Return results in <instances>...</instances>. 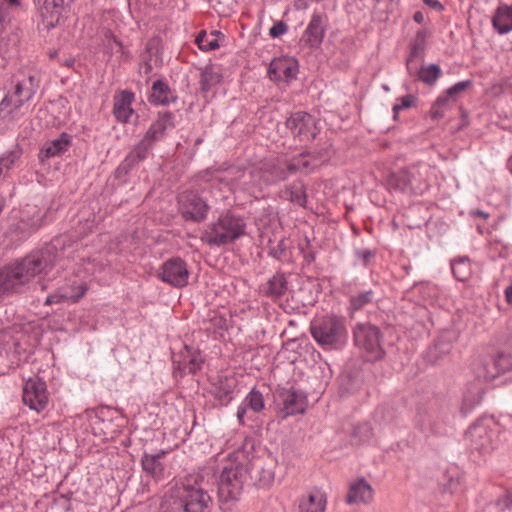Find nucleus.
Segmentation results:
<instances>
[{
	"mask_svg": "<svg viewBox=\"0 0 512 512\" xmlns=\"http://www.w3.org/2000/svg\"><path fill=\"white\" fill-rule=\"evenodd\" d=\"M57 249L47 246L0 268V302L23 292L25 285L36 275L47 274L55 265Z\"/></svg>",
	"mask_w": 512,
	"mask_h": 512,
	"instance_id": "f257e3e1",
	"label": "nucleus"
},
{
	"mask_svg": "<svg viewBox=\"0 0 512 512\" xmlns=\"http://www.w3.org/2000/svg\"><path fill=\"white\" fill-rule=\"evenodd\" d=\"M246 228L247 223L243 215L234 209H226L209 224L201 240L209 246H226L246 235Z\"/></svg>",
	"mask_w": 512,
	"mask_h": 512,
	"instance_id": "f03ea898",
	"label": "nucleus"
},
{
	"mask_svg": "<svg viewBox=\"0 0 512 512\" xmlns=\"http://www.w3.org/2000/svg\"><path fill=\"white\" fill-rule=\"evenodd\" d=\"M447 419L445 403L437 397H431L417 403L413 425L426 438L441 437L446 434Z\"/></svg>",
	"mask_w": 512,
	"mask_h": 512,
	"instance_id": "7ed1b4c3",
	"label": "nucleus"
},
{
	"mask_svg": "<svg viewBox=\"0 0 512 512\" xmlns=\"http://www.w3.org/2000/svg\"><path fill=\"white\" fill-rule=\"evenodd\" d=\"M309 331L315 342L326 350H338L347 342L346 319L333 313L314 318Z\"/></svg>",
	"mask_w": 512,
	"mask_h": 512,
	"instance_id": "20e7f679",
	"label": "nucleus"
},
{
	"mask_svg": "<svg viewBox=\"0 0 512 512\" xmlns=\"http://www.w3.org/2000/svg\"><path fill=\"white\" fill-rule=\"evenodd\" d=\"M203 481V476L199 474L189 475L182 481L175 496H171L176 509H180L181 512H205L212 498L204 490Z\"/></svg>",
	"mask_w": 512,
	"mask_h": 512,
	"instance_id": "39448f33",
	"label": "nucleus"
},
{
	"mask_svg": "<svg viewBox=\"0 0 512 512\" xmlns=\"http://www.w3.org/2000/svg\"><path fill=\"white\" fill-rule=\"evenodd\" d=\"M384 335L381 329L370 322H359L353 328L354 345L362 352L367 362H378L385 358Z\"/></svg>",
	"mask_w": 512,
	"mask_h": 512,
	"instance_id": "423d86ee",
	"label": "nucleus"
},
{
	"mask_svg": "<svg viewBox=\"0 0 512 512\" xmlns=\"http://www.w3.org/2000/svg\"><path fill=\"white\" fill-rule=\"evenodd\" d=\"M498 425L492 417L477 419L465 432V441L471 451L486 454L495 448Z\"/></svg>",
	"mask_w": 512,
	"mask_h": 512,
	"instance_id": "0eeeda50",
	"label": "nucleus"
},
{
	"mask_svg": "<svg viewBox=\"0 0 512 512\" xmlns=\"http://www.w3.org/2000/svg\"><path fill=\"white\" fill-rule=\"evenodd\" d=\"M248 469L242 463H229L219 476L218 497L221 504L237 501L243 491Z\"/></svg>",
	"mask_w": 512,
	"mask_h": 512,
	"instance_id": "6e6552de",
	"label": "nucleus"
},
{
	"mask_svg": "<svg viewBox=\"0 0 512 512\" xmlns=\"http://www.w3.org/2000/svg\"><path fill=\"white\" fill-rule=\"evenodd\" d=\"M178 212L186 222L202 223L207 219L210 206L198 191L186 190L177 196Z\"/></svg>",
	"mask_w": 512,
	"mask_h": 512,
	"instance_id": "1a4fd4ad",
	"label": "nucleus"
},
{
	"mask_svg": "<svg viewBox=\"0 0 512 512\" xmlns=\"http://www.w3.org/2000/svg\"><path fill=\"white\" fill-rule=\"evenodd\" d=\"M285 126L291 136L299 142H310L320 133L315 117L306 111L291 113L285 121Z\"/></svg>",
	"mask_w": 512,
	"mask_h": 512,
	"instance_id": "9d476101",
	"label": "nucleus"
},
{
	"mask_svg": "<svg viewBox=\"0 0 512 512\" xmlns=\"http://www.w3.org/2000/svg\"><path fill=\"white\" fill-rule=\"evenodd\" d=\"M189 275L190 272L186 261L179 256H173L165 260L156 274L157 278L162 282L175 288L186 287Z\"/></svg>",
	"mask_w": 512,
	"mask_h": 512,
	"instance_id": "9b49d317",
	"label": "nucleus"
},
{
	"mask_svg": "<svg viewBox=\"0 0 512 512\" xmlns=\"http://www.w3.org/2000/svg\"><path fill=\"white\" fill-rule=\"evenodd\" d=\"M286 387H278L275 392L276 400L282 405V411L285 416H294L304 414L307 406V394L295 387L294 384L287 383Z\"/></svg>",
	"mask_w": 512,
	"mask_h": 512,
	"instance_id": "f8f14e48",
	"label": "nucleus"
},
{
	"mask_svg": "<svg viewBox=\"0 0 512 512\" xmlns=\"http://www.w3.org/2000/svg\"><path fill=\"white\" fill-rule=\"evenodd\" d=\"M177 125L176 115L169 110L157 112L156 118L152 121L149 128L145 132L142 140L154 148L157 142L164 140L168 132L175 129Z\"/></svg>",
	"mask_w": 512,
	"mask_h": 512,
	"instance_id": "ddd939ff",
	"label": "nucleus"
},
{
	"mask_svg": "<svg viewBox=\"0 0 512 512\" xmlns=\"http://www.w3.org/2000/svg\"><path fill=\"white\" fill-rule=\"evenodd\" d=\"M152 150L150 145L139 140L115 169L114 178L126 182L130 173L149 157Z\"/></svg>",
	"mask_w": 512,
	"mask_h": 512,
	"instance_id": "4468645a",
	"label": "nucleus"
},
{
	"mask_svg": "<svg viewBox=\"0 0 512 512\" xmlns=\"http://www.w3.org/2000/svg\"><path fill=\"white\" fill-rule=\"evenodd\" d=\"M22 399L30 409L41 412L48 405V391L46 382L40 377L29 378L22 391Z\"/></svg>",
	"mask_w": 512,
	"mask_h": 512,
	"instance_id": "2eb2a0df",
	"label": "nucleus"
},
{
	"mask_svg": "<svg viewBox=\"0 0 512 512\" xmlns=\"http://www.w3.org/2000/svg\"><path fill=\"white\" fill-rule=\"evenodd\" d=\"M326 29L327 16L315 11L300 37L299 44L311 51L319 49L323 43Z\"/></svg>",
	"mask_w": 512,
	"mask_h": 512,
	"instance_id": "dca6fc26",
	"label": "nucleus"
},
{
	"mask_svg": "<svg viewBox=\"0 0 512 512\" xmlns=\"http://www.w3.org/2000/svg\"><path fill=\"white\" fill-rule=\"evenodd\" d=\"M298 72V61L292 57L274 58L270 62L267 70L268 77L271 81H284L288 84L297 79Z\"/></svg>",
	"mask_w": 512,
	"mask_h": 512,
	"instance_id": "f3484780",
	"label": "nucleus"
},
{
	"mask_svg": "<svg viewBox=\"0 0 512 512\" xmlns=\"http://www.w3.org/2000/svg\"><path fill=\"white\" fill-rule=\"evenodd\" d=\"M203 363L201 351L188 345H184L179 354L173 357L174 369L179 371L181 376L186 373L196 374L201 370Z\"/></svg>",
	"mask_w": 512,
	"mask_h": 512,
	"instance_id": "a211bd4d",
	"label": "nucleus"
},
{
	"mask_svg": "<svg viewBox=\"0 0 512 512\" xmlns=\"http://www.w3.org/2000/svg\"><path fill=\"white\" fill-rule=\"evenodd\" d=\"M42 23L49 31L59 25L64 12V0H33Z\"/></svg>",
	"mask_w": 512,
	"mask_h": 512,
	"instance_id": "6ab92c4d",
	"label": "nucleus"
},
{
	"mask_svg": "<svg viewBox=\"0 0 512 512\" xmlns=\"http://www.w3.org/2000/svg\"><path fill=\"white\" fill-rule=\"evenodd\" d=\"M135 101V93L129 89L118 90L113 96L112 114L117 122L127 124L135 113L132 104Z\"/></svg>",
	"mask_w": 512,
	"mask_h": 512,
	"instance_id": "aec40b11",
	"label": "nucleus"
},
{
	"mask_svg": "<svg viewBox=\"0 0 512 512\" xmlns=\"http://www.w3.org/2000/svg\"><path fill=\"white\" fill-rule=\"evenodd\" d=\"M245 467L248 469L247 476L254 481L259 488H268L272 485L275 478L273 463L265 462L262 459L249 461Z\"/></svg>",
	"mask_w": 512,
	"mask_h": 512,
	"instance_id": "412c9836",
	"label": "nucleus"
},
{
	"mask_svg": "<svg viewBox=\"0 0 512 512\" xmlns=\"http://www.w3.org/2000/svg\"><path fill=\"white\" fill-rule=\"evenodd\" d=\"M11 83L13 84L12 96L21 100L23 105L32 101L40 87L39 78L33 74L23 75L22 78L15 75L12 77Z\"/></svg>",
	"mask_w": 512,
	"mask_h": 512,
	"instance_id": "4be33fe9",
	"label": "nucleus"
},
{
	"mask_svg": "<svg viewBox=\"0 0 512 512\" xmlns=\"http://www.w3.org/2000/svg\"><path fill=\"white\" fill-rule=\"evenodd\" d=\"M237 387V382L233 377L217 376L211 382L209 393L217 401L220 407H226L234 399V392Z\"/></svg>",
	"mask_w": 512,
	"mask_h": 512,
	"instance_id": "5701e85b",
	"label": "nucleus"
},
{
	"mask_svg": "<svg viewBox=\"0 0 512 512\" xmlns=\"http://www.w3.org/2000/svg\"><path fill=\"white\" fill-rule=\"evenodd\" d=\"M431 31L423 27L419 29L414 38L408 44V55L406 57V70L412 72V64L416 60L424 61L427 49V40L431 36Z\"/></svg>",
	"mask_w": 512,
	"mask_h": 512,
	"instance_id": "b1692460",
	"label": "nucleus"
},
{
	"mask_svg": "<svg viewBox=\"0 0 512 512\" xmlns=\"http://www.w3.org/2000/svg\"><path fill=\"white\" fill-rule=\"evenodd\" d=\"M147 99L153 106H169L177 102L178 95L165 78H159L153 81Z\"/></svg>",
	"mask_w": 512,
	"mask_h": 512,
	"instance_id": "393cba45",
	"label": "nucleus"
},
{
	"mask_svg": "<svg viewBox=\"0 0 512 512\" xmlns=\"http://www.w3.org/2000/svg\"><path fill=\"white\" fill-rule=\"evenodd\" d=\"M288 291L286 274L278 270L265 283L259 286V292L264 297L276 302L281 300Z\"/></svg>",
	"mask_w": 512,
	"mask_h": 512,
	"instance_id": "a878e982",
	"label": "nucleus"
},
{
	"mask_svg": "<svg viewBox=\"0 0 512 512\" xmlns=\"http://www.w3.org/2000/svg\"><path fill=\"white\" fill-rule=\"evenodd\" d=\"M415 181V173L408 168H403L391 172L386 179V184L390 191L416 193Z\"/></svg>",
	"mask_w": 512,
	"mask_h": 512,
	"instance_id": "bb28decb",
	"label": "nucleus"
},
{
	"mask_svg": "<svg viewBox=\"0 0 512 512\" xmlns=\"http://www.w3.org/2000/svg\"><path fill=\"white\" fill-rule=\"evenodd\" d=\"M72 139V135L62 132L58 138L45 142L38 153L39 161L45 163L50 158L62 156L71 147Z\"/></svg>",
	"mask_w": 512,
	"mask_h": 512,
	"instance_id": "cd10ccee",
	"label": "nucleus"
},
{
	"mask_svg": "<svg viewBox=\"0 0 512 512\" xmlns=\"http://www.w3.org/2000/svg\"><path fill=\"white\" fill-rule=\"evenodd\" d=\"M285 162L286 170H288L290 176L296 174L307 176L318 169L315 161L312 160L305 148L300 153L285 159Z\"/></svg>",
	"mask_w": 512,
	"mask_h": 512,
	"instance_id": "c85d7f7f",
	"label": "nucleus"
},
{
	"mask_svg": "<svg viewBox=\"0 0 512 512\" xmlns=\"http://www.w3.org/2000/svg\"><path fill=\"white\" fill-rule=\"evenodd\" d=\"M264 409L265 400L263 394L257 388H252L237 409L236 416L239 425H245V416L248 410H251L253 413H260Z\"/></svg>",
	"mask_w": 512,
	"mask_h": 512,
	"instance_id": "c756f323",
	"label": "nucleus"
},
{
	"mask_svg": "<svg viewBox=\"0 0 512 512\" xmlns=\"http://www.w3.org/2000/svg\"><path fill=\"white\" fill-rule=\"evenodd\" d=\"M374 490L364 477L350 484L346 497L348 504H369L373 500Z\"/></svg>",
	"mask_w": 512,
	"mask_h": 512,
	"instance_id": "7c9ffc66",
	"label": "nucleus"
},
{
	"mask_svg": "<svg viewBox=\"0 0 512 512\" xmlns=\"http://www.w3.org/2000/svg\"><path fill=\"white\" fill-rule=\"evenodd\" d=\"M261 181L266 185H275L288 179L289 172L286 170V162L271 161L265 164L259 171Z\"/></svg>",
	"mask_w": 512,
	"mask_h": 512,
	"instance_id": "2f4dec72",
	"label": "nucleus"
},
{
	"mask_svg": "<svg viewBox=\"0 0 512 512\" xmlns=\"http://www.w3.org/2000/svg\"><path fill=\"white\" fill-rule=\"evenodd\" d=\"M26 11L21 0H0V34L17 16Z\"/></svg>",
	"mask_w": 512,
	"mask_h": 512,
	"instance_id": "473e14b6",
	"label": "nucleus"
},
{
	"mask_svg": "<svg viewBox=\"0 0 512 512\" xmlns=\"http://www.w3.org/2000/svg\"><path fill=\"white\" fill-rule=\"evenodd\" d=\"M492 27L500 34L504 35L512 31V5L500 4L491 19Z\"/></svg>",
	"mask_w": 512,
	"mask_h": 512,
	"instance_id": "72a5a7b5",
	"label": "nucleus"
},
{
	"mask_svg": "<svg viewBox=\"0 0 512 512\" xmlns=\"http://www.w3.org/2000/svg\"><path fill=\"white\" fill-rule=\"evenodd\" d=\"M305 149L308 150L318 169L327 164L335 154L333 144L329 139H320L313 147H305Z\"/></svg>",
	"mask_w": 512,
	"mask_h": 512,
	"instance_id": "f704fd0d",
	"label": "nucleus"
},
{
	"mask_svg": "<svg viewBox=\"0 0 512 512\" xmlns=\"http://www.w3.org/2000/svg\"><path fill=\"white\" fill-rule=\"evenodd\" d=\"M412 77H416L417 81L424 83L427 86H434L442 76L441 67L438 64L431 63L427 66L422 65L417 68L412 64V72H408Z\"/></svg>",
	"mask_w": 512,
	"mask_h": 512,
	"instance_id": "c9c22d12",
	"label": "nucleus"
},
{
	"mask_svg": "<svg viewBox=\"0 0 512 512\" xmlns=\"http://www.w3.org/2000/svg\"><path fill=\"white\" fill-rule=\"evenodd\" d=\"M484 390L477 384L469 385L463 393L460 413L466 417L478 404L481 403Z\"/></svg>",
	"mask_w": 512,
	"mask_h": 512,
	"instance_id": "e433bc0d",
	"label": "nucleus"
},
{
	"mask_svg": "<svg viewBox=\"0 0 512 512\" xmlns=\"http://www.w3.org/2000/svg\"><path fill=\"white\" fill-rule=\"evenodd\" d=\"M21 100L13 99L11 91H8L0 101V123L14 121L16 113L23 107Z\"/></svg>",
	"mask_w": 512,
	"mask_h": 512,
	"instance_id": "4c0bfd02",
	"label": "nucleus"
},
{
	"mask_svg": "<svg viewBox=\"0 0 512 512\" xmlns=\"http://www.w3.org/2000/svg\"><path fill=\"white\" fill-rule=\"evenodd\" d=\"M140 463L146 476L153 478L155 481L163 479L165 470L164 464L154 456H150V453L146 451L143 452Z\"/></svg>",
	"mask_w": 512,
	"mask_h": 512,
	"instance_id": "58836bf2",
	"label": "nucleus"
},
{
	"mask_svg": "<svg viewBox=\"0 0 512 512\" xmlns=\"http://www.w3.org/2000/svg\"><path fill=\"white\" fill-rule=\"evenodd\" d=\"M222 80V74L217 71L213 64H207L201 69L200 73V92L206 95L212 87L219 84Z\"/></svg>",
	"mask_w": 512,
	"mask_h": 512,
	"instance_id": "ea45409f",
	"label": "nucleus"
},
{
	"mask_svg": "<svg viewBox=\"0 0 512 512\" xmlns=\"http://www.w3.org/2000/svg\"><path fill=\"white\" fill-rule=\"evenodd\" d=\"M306 189V184L302 180H295L286 187L284 193L291 203L306 208L308 202Z\"/></svg>",
	"mask_w": 512,
	"mask_h": 512,
	"instance_id": "a19ab883",
	"label": "nucleus"
},
{
	"mask_svg": "<svg viewBox=\"0 0 512 512\" xmlns=\"http://www.w3.org/2000/svg\"><path fill=\"white\" fill-rule=\"evenodd\" d=\"M224 38V34L221 31L213 30L209 34L205 30L200 31L196 38L195 43L198 48L202 51H212L220 47L219 38Z\"/></svg>",
	"mask_w": 512,
	"mask_h": 512,
	"instance_id": "79ce46f5",
	"label": "nucleus"
},
{
	"mask_svg": "<svg viewBox=\"0 0 512 512\" xmlns=\"http://www.w3.org/2000/svg\"><path fill=\"white\" fill-rule=\"evenodd\" d=\"M22 155V147L16 144L11 150L6 151L0 157V178L5 177V175L16 166Z\"/></svg>",
	"mask_w": 512,
	"mask_h": 512,
	"instance_id": "37998d69",
	"label": "nucleus"
},
{
	"mask_svg": "<svg viewBox=\"0 0 512 512\" xmlns=\"http://www.w3.org/2000/svg\"><path fill=\"white\" fill-rule=\"evenodd\" d=\"M109 413H111V410L101 409L96 413L94 420V428L99 429L105 436L116 433L119 428L118 424H114V419L108 417Z\"/></svg>",
	"mask_w": 512,
	"mask_h": 512,
	"instance_id": "c03bdc74",
	"label": "nucleus"
},
{
	"mask_svg": "<svg viewBox=\"0 0 512 512\" xmlns=\"http://www.w3.org/2000/svg\"><path fill=\"white\" fill-rule=\"evenodd\" d=\"M268 256L278 262L288 263L291 261V252L287 245V239L282 237L275 245H268Z\"/></svg>",
	"mask_w": 512,
	"mask_h": 512,
	"instance_id": "a18cd8bd",
	"label": "nucleus"
},
{
	"mask_svg": "<svg viewBox=\"0 0 512 512\" xmlns=\"http://www.w3.org/2000/svg\"><path fill=\"white\" fill-rule=\"evenodd\" d=\"M492 369L491 371L488 369L492 378L497 377L500 374L506 373L512 370V354L500 352L496 355V357L492 361Z\"/></svg>",
	"mask_w": 512,
	"mask_h": 512,
	"instance_id": "49530a36",
	"label": "nucleus"
},
{
	"mask_svg": "<svg viewBox=\"0 0 512 512\" xmlns=\"http://www.w3.org/2000/svg\"><path fill=\"white\" fill-rule=\"evenodd\" d=\"M375 293L372 289L361 291L349 298L348 311L353 313L364 308L374 301Z\"/></svg>",
	"mask_w": 512,
	"mask_h": 512,
	"instance_id": "de8ad7c7",
	"label": "nucleus"
},
{
	"mask_svg": "<svg viewBox=\"0 0 512 512\" xmlns=\"http://www.w3.org/2000/svg\"><path fill=\"white\" fill-rule=\"evenodd\" d=\"M361 385L362 380L359 378V376L352 372H348L341 375L340 377L339 391L342 395L354 394L361 388Z\"/></svg>",
	"mask_w": 512,
	"mask_h": 512,
	"instance_id": "09e8293b",
	"label": "nucleus"
},
{
	"mask_svg": "<svg viewBox=\"0 0 512 512\" xmlns=\"http://www.w3.org/2000/svg\"><path fill=\"white\" fill-rule=\"evenodd\" d=\"M153 57H155V65L161 66L162 51L160 48V39L158 38H152L146 43L145 52L142 55V61L143 63H145V61H149V63H151Z\"/></svg>",
	"mask_w": 512,
	"mask_h": 512,
	"instance_id": "8fccbe9b",
	"label": "nucleus"
},
{
	"mask_svg": "<svg viewBox=\"0 0 512 512\" xmlns=\"http://www.w3.org/2000/svg\"><path fill=\"white\" fill-rule=\"evenodd\" d=\"M453 276L458 281H466L470 276V260L467 256L455 259L451 262Z\"/></svg>",
	"mask_w": 512,
	"mask_h": 512,
	"instance_id": "3c124183",
	"label": "nucleus"
},
{
	"mask_svg": "<svg viewBox=\"0 0 512 512\" xmlns=\"http://www.w3.org/2000/svg\"><path fill=\"white\" fill-rule=\"evenodd\" d=\"M104 37L107 41L105 48L110 55H112L111 43H114L118 47V52H120L122 60L129 61L131 59V52L124 48L123 42L110 29L104 32Z\"/></svg>",
	"mask_w": 512,
	"mask_h": 512,
	"instance_id": "603ef678",
	"label": "nucleus"
},
{
	"mask_svg": "<svg viewBox=\"0 0 512 512\" xmlns=\"http://www.w3.org/2000/svg\"><path fill=\"white\" fill-rule=\"evenodd\" d=\"M373 436L372 427L369 423H360L354 426L353 431L351 433V443L355 445H360Z\"/></svg>",
	"mask_w": 512,
	"mask_h": 512,
	"instance_id": "864d4df0",
	"label": "nucleus"
},
{
	"mask_svg": "<svg viewBox=\"0 0 512 512\" xmlns=\"http://www.w3.org/2000/svg\"><path fill=\"white\" fill-rule=\"evenodd\" d=\"M473 86V80L460 81L444 90L441 94L450 102L457 101L458 96Z\"/></svg>",
	"mask_w": 512,
	"mask_h": 512,
	"instance_id": "5fc2aeb1",
	"label": "nucleus"
},
{
	"mask_svg": "<svg viewBox=\"0 0 512 512\" xmlns=\"http://www.w3.org/2000/svg\"><path fill=\"white\" fill-rule=\"evenodd\" d=\"M449 108V101L440 94L433 102L429 111V116L432 120H439L444 117L445 111Z\"/></svg>",
	"mask_w": 512,
	"mask_h": 512,
	"instance_id": "6e6d98bb",
	"label": "nucleus"
},
{
	"mask_svg": "<svg viewBox=\"0 0 512 512\" xmlns=\"http://www.w3.org/2000/svg\"><path fill=\"white\" fill-rule=\"evenodd\" d=\"M325 504L322 497L310 494L307 502L300 505V512H324Z\"/></svg>",
	"mask_w": 512,
	"mask_h": 512,
	"instance_id": "4d7b16f0",
	"label": "nucleus"
},
{
	"mask_svg": "<svg viewBox=\"0 0 512 512\" xmlns=\"http://www.w3.org/2000/svg\"><path fill=\"white\" fill-rule=\"evenodd\" d=\"M399 101L400 103L393 105L392 108L394 120L398 119V115L401 110L409 109L411 107L416 106V103L418 102V97L413 94H407L399 98Z\"/></svg>",
	"mask_w": 512,
	"mask_h": 512,
	"instance_id": "13d9d810",
	"label": "nucleus"
},
{
	"mask_svg": "<svg viewBox=\"0 0 512 512\" xmlns=\"http://www.w3.org/2000/svg\"><path fill=\"white\" fill-rule=\"evenodd\" d=\"M445 482L443 483V491L454 493L461 482V477L457 471L447 470L444 475Z\"/></svg>",
	"mask_w": 512,
	"mask_h": 512,
	"instance_id": "bf43d9fd",
	"label": "nucleus"
},
{
	"mask_svg": "<svg viewBox=\"0 0 512 512\" xmlns=\"http://www.w3.org/2000/svg\"><path fill=\"white\" fill-rule=\"evenodd\" d=\"M210 327L214 333H219L222 335L223 332L229 330V320L221 314H215L209 319Z\"/></svg>",
	"mask_w": 512,
	"mask_h": 512,
	"instance_id": "052dcab7",
	"label": "nucleus"
},
{
	"mask_svg": "<svg viewBox=\"0 0 512 512\" xmlns=\"http://www.w3.org/2000/svg\"><path fill=\"white\" fill-rule=\"evenodd\" d=\"M299 250L303 256L304 263L306 265H310L311 263H313L315 261L316 251L312 247L310 240L308 238H305L304 244H299Z\"/></svg>",
	"mask_w": 512,
	"mask_h": 512,
	"instance_id": "680f3d73",
	"label": "nucleus"
},
{
	"mask_svg": "<svg viewBox=\"0 0 512 512\" xmlns=\"http://www.w3.org/2000/svg\"><path fill=\"white\" fill-rule=\"evenodd\" d=\"M354 254L364 267H368L371 260L376 256V251L371 249H357Z\"/></svg>",
	"mask_w": 512,
	"mask_h": 512,
	"instance_id": "e2e57ef3",
	"label": "nucleus"
},
{
	"mask_svg": "<svg viewBox=\"0 0 512 512\" xmlns=\"http://www.w3.org/2000/svg\"><path fill=\"white\" fill-rule=\"evenodd\" d=\"M288 31V25L283 20L276 21L269 29V36L273 39L279 38Z\"/></svg>",
	"mask_w": 512,
	"mask_h": 512,
	"instance_id": "0e129e2a",
	"label": "nucleus"
},
{
	"mask_svg": "<svg viewBox=\"0 0 512 512\" xmlns=\"http://www.w3.org/2000/svg\"><path fill=\"white\" fill-rule=\"evenodd\" d=\"M70 301L68 293H62L60 291H56L52 294H49L44 302L45 305H53L59 304L62 302Z\"/></svg>",
	"mask_w": 512,
	"mask_h": 512,
	"instance_id": "69168bd1",
	"label": "nucleus"
},
{
	"mask_svg": "<svg viewBox=\"0 0 512 512\" xmlns=\"http://www.w3.org/2000/svg\"><path fill=\"white\" fill-rule=\"evenodd\" d=\"M75 292L69 294L70 302L77 303L87 292L88 286L85 282L80 283L76 288Z\"/></svg>",
	"mask_w": 512,
	"mask_h": 512,
	"instance_id": "338daca9",
	"label": "nucleus"
},
{
	"mask_svg": "<svg viewBox=\"0 0 512 512\" xmlns=\"http://www.w3.org/2000/svg\"><path fill=\"white\" fill-rule=\"evenodd\" d=\"M158 512H181L180 509H176V504L173 499L165 498L160 504V508Z\"/></svg>",
	"mask_w": 512,
	"mask_h": 512,
	"instance_id": "774afa93",
	"label": "nucleus"
}]
</instances>
